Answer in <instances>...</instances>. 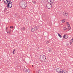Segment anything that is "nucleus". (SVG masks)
Listing matches in <instances>:
<instances>
[{
  "label": "nucleus",
  "instance_id": "obj_1",
  "mask_svg": "<svg viewBox=\"0 0 73 73\" xmlns=\"http://www.w3.org/2000/svg\"><path fill=\"white\" fill-rule=\"evenodd\" d=\"M40 59L41 61L45 62L46 61V56L44 55H41L40 57Z\"/></svg>",
  "mask_w": 73,
  "mask_h": 73
},
{
  "label": "nucleus",
  "instance_id": "obj_2",
  "mask_svg": "<svg viewBox=\"0 0 73 73\" xmlns=\"http://www.w3.org/2000/svg\"><path fill=\"white\" fill-rule=\"evenodd\" d=\"M7 8H11L12 7V2H9V3H7Z\"/></svg>",
  "mask_w": 73,
  "mask_h": 73
},
{
  "label": "nucleus",
  "instance_id": "obj_3",
  "mask_svg": "<svg viewBox=\"0 0 73 73\" xmlns=\"http://www.w3.org/2000/svg\"><path fill=\"white\" fill-rule=\"evenodd\" d=\"M38 29V28H37V27H34L31 29V32H35L36 31H37Z\"/></svg>",
  "mask_w": 73,
  "mask_h": 73
},
{
  "label": "nucleus",
  "instance_id": "obj_4",
  "mask_svg": "<svg viewBox=\"0 0 73 73\" xmlns=\"http://www.w3.org/2000/svg\"><path fill=\"white\" fill-rule=\"evenodd\" d=\"M52 7V3L48 4L46 5V7L48 9H50Z\"/></svg>",
  "mask_w": 73,
  "mask_h": 73
},
{
  "label": "nucleus",
  "instance_id": "obj_5",
  "mask_svg": "<svg viewBox=\"0 0 73 73\" xmlns=\"http://www.w3.org/2000/svg\"><path fill=\"white\" fill-rule=\"evenodd\" d=\"M25 70V72L26 73H29L31 72V70L29 69H27L25 68V69H24L23 70L24 71Z\"/></svg>",
  "mask_w": 73,
  "mask_h": 73
},
{
  "label": "nucleus",
  "instance_id": "obj_6",
  "mask_svg": "<svg viewBox=\"0 0 73 73\" xmlns=\"http://www.w3.org/2000/svg\"><path fill=\"white\" fill-rule=\"evenodd\" d=\"M3 1L5 4H7V3H9V2L10 3L11 2V0H4Z\"/></svg>",
  "mask_w": 73,
  "mask_h": 73
},
{
  "label": "nucleus",
  "instance_id": "obj_7",
  "mask_svg": "<svg viewBox=\"0 0 73 73\" xmlns=\"http://www.w3.org/2000/svg\"><path fill=\"white\" fill-rule=\"evenodd\" d=\"M20 6L22 9H25V8H27V5H21Z\"/></svg>",
  "mask_w": 73,
  "mask_h": 73
},
{
  "label": "nucleus",
  "instance_id": "obj_8",
  "mask_svg": "<svg viewBox=\"0 0 73 73\" xmlns=\"http://www.w3.org/2000/svg\"><path fill=\"white\" fill-rule=\"evenodd\" d=\"M20 5H25V3L23 1H21L19 3Z\"/></svg>",
  "mask_w": 73,
  "mask_h": 73
},
{
  "label": "nucleus",
  "instance_id": "obj_9",
  "mask_svg": "<svg viewBox=\"0 0 73 73\" xmlns=\"http://www.w3.org/2000/svg\"><path fill=\"white\" fill-rule=\"evenodd\" d=\"M55 70L56 72H57L58 73L60 72L61 70H62L60 68H57Z\"/></svg>",
  "mask_w": 73,
  "mask_h": 73
},
{
  "label": "nucleus",
  "instance_id": "obj_10",
  "mask_svg": "<svg viewBox=\"0 0 73 73\" xmlns=\"http://www.w3.org/2000/svg\"><path fill=\"white\" fill-rule=\"evenodd\" d=\"M67 26L68 28V31H69V30H70V29H71V28H70V25L69 24V25H67Z\"/></svg>",
  "mask_w": 73,
  "mask_h": 73
},
{
  "label": "nucleus",
  "instance_id": "obj_11",
  "mask_svg": "<svg viewBox=\"0 0 73 73\" xmlns=\"http://www.w3.org/2000/svg\"><path fill=\"white\" fill-rule=\"evenodd\" d=\"M63 30L64 31H66V30H69V29H68L66 28V27H64L63 28Z\"/></svg>",
  "mask_w": 73,
  "mask_h": 73
},
{
  "label": "nucleus",
  "instance_id": "obj_12",
  "mask_svg": "<svg viewBox=\"0 0 73 73\" xmlns=\"http://www.w3.org/2000/svg\"><path fill=\"white\" fill-rule=\"evenodd\" d=\"M15 50H16V49H13V52H12L13 54H15Z\"/></svg>",
  "mask_w": 73,
  "mask_h": 73
},
{
  "label": "nucleus",
  "instance_id": "obj_13",
  "mask_svg": "<svg viewBox=\"0 0 73 73\" xmlns=\"http://www.w3.org/2000/svg\"><path fill=\"white\" fill-rule=\"evenodd\" d=\"M63 37H64L65 39H67V38H68V37H66V35H64Z\"/></svg>",
  "mask_w": 73,
  "mask_h": 73
},
{
  "label": "nucleus",
  "instance_id": "obj_14",
  "mask_svg": "<svg viewBox=\"0 0 73 73\" xmlns=\"http://www.w3.org/2000/svg\"><path fill=\"white\" fill-rule=\"evenodd\" d=\"M63 13H64V15H65V16H67L68 15V14L66 13H65V12H64Z\"/></svg>",
  "mask_w": 73,
  "mask_h": 73
},
{
  "label": "nucleus",
  "instance_id": "obj_15",
  "mask_svg": "<svg viewBox=\"0 0 73 73\" xmlns=\"http://www.w3.org/2000/svg\"><path fill=\"white\" fill-rule=\"evenodd\" d=\"M65 22V19H63L62 21V23H64V22Z\"/></svg>",
  "mask_w": 73,
  "mask_h": 73
},
{
  "label": "nucleus",
  "instance_id": "obj_16",
  "mask_svg": "<svg viewBox=\"0 0 73 73\" xmlns=\"http://www.w3.org/2000/svg\"><path fill=\"white\" fill-rule=\"evenodd\" d=\"M11 31H8L7 32V33H9V35H11Z\"/></svg>",
  "mask_w": 73,
  "mask_h": 73
},
{
  "label": "nucleus",
  "instance_id": "obj_17",
  "mask_svg": "<svg viewBox=\"0 0 73 73\" xmlns=\"http://www.w3.org/2000/svg\"><path fill=\"white\" fill-rule=\"evenodd\" d=\"M58 36H59V37H60V38H61V37H62V36H61V35H60V34L58 33Z\"/></svg>",
  "mask_w": 73,
  "mask_h": 73
},
{
  "label": "nucleus",
  "instance_id": "obj_18",
  "mask_svg": "<svg viewBox=\"0 0 73 73\" xmlns=\"http://www.w3.org/2000/svg\"><path fill=\"white\" fill-rule=\"evenodd\" d=\"M21 30H22V31H24V30H25V27H23V28H22Z\"/></svg>",
  "mask_w": 73,
  "mask_h": 73
},
{
  "label": "nucleus",
  "instance_id": "obj_19",
  "mask_svg": "<svg viewBox=\"0 0 73 73\" xmlns=\"http://www.w3.org/2000/svg\"><path fill=\"white\" fill-rule=\"evenodd\" d=\"M51 3H54V0H51Z\"/></svg>",
  "mask_w": 73,
  "mask_h": 73
},
{
  "label": "nucleus",
  "instance_id": "obj_20",
  "mask_svg": "<svg viewBox=\"0 0 73 73\" xmlns=\"http://www.w3.org/2000/svg\"><path fill=\"white\" fill-rule=\"evenodd\" d=\"M48 3H51V0H48Z\"/></svg>",
  "mask_w": 73,
  "mask_h": 73
},
{
  "label": "nucleus",
  "instance_id": "obj_21",
  "mask_svg": "<svg viewBox=\"0 0 73 73\" xmlns=\"http://www.w3.org/2000/svg\"><path fill=\"white\" fill-rule=\"evenodd\" d=\"M33 3L34 4H36V1H32Z\"/></svg>",
  "mask_w": 73,
  "mask_h": 73
},
{
  "label": "nucleus",
  "instance_id": "obj_22",
  "mask_svg": "<svg viewBox=\"0 0 73 73\" xmlns=\"http://www.w3.org/2000/svg\"><path fill=\"white\" fill-rule=\"evenodd\" d=\"M62 71H60V72H59V73H63V70H61Z\"/></svg>",
  "mask_w": 73,
  "mask_h": 73
},
{
  "label": "nucleus",
  "instance_id": "obj_23",
  "mask_svg": "<svg viewBox=\"0 0 73 73\" xmlns=\"http://www.w3.org/2000/svg\"><path fill=\"white\" fill-rule=\"evenodd\" d=\"M66 24L67 25H69V22H67L66 23Z\"/></svg>",
  "mask_w": 73,
  "mask_h": 73
},
{
  "label": "nucleus",
  "instance_id": "obj_24",
  "mask_svg": "<svg viewBox=\"0 0 73 73\" xmlns=\"http://www.w3.org/2000/svg\"><path fill=\"white\" fill-rule=\"evenodd\" d=\"M49 41H47L46 42V44H49Z\"/></svg>",
  "mask_w": 73,
  "mask_h": 73
},
{
  "label": "nucleus",
  "instance_id": "obj_25",
  "mask_svg": "<svg viewBox=\"0 0 73 73\" xmlns=\"http://www.w3.org/2000/svg\"><path fill=\"white\" fill-rule=\"evenodd\" d=\"M65 73H68V72L66 70H64Z\"/></svg>",
  "mask_w": 73,
  "mask_h": 73
},
{
  "label": "nucleus",
  "instance_id": "obj_26",
  "mask_svg": "<svg viewBox=\"0 0 73 73\" xmlns=\"http://www.w3.org/2000/svg\"><path fill=\"white\" fill-rule=\"evenodd\" d=\"M38 73H41V71L40 70L38 71Z\"/></svg>",
  "mask_w": 73,
  "mask_h": 73
},
{
  "label": "nucleus",
  "instance_id": "obj_27",
  "mask_svg": "<svg viewBox=\"0 0 73 73\" xmlns=\"http://www.w3.org/2000/svg\"><path fill=\"white\" fill-rule=\"evenodd\" d=\"M71 42H73V39H72L71 40Z\"/></svg>",
  "mask_w": 73,
  "mask_h": 73
},
{
  "label": "nucleus",
  "instance_id": "obj_28",
  "mask_svg": "<svg viewBox=\"0 0 73 73\" xmlns=\"http://www.w3.org/2000/svg\"><path fill=\"white\" fill-rule=\"evenodd\" d=\"M11 28H12V29H13V27L11 26Z\"/></svg>",
  "mask_w": 73,
  "mask_h": 73
},
{
  "label": "nucleus",
  "instance_id": "obj_29",
  "mask_svg": "<svg viewBox=\"0 0 73 73\" xmlns=\"http://www.w3.org/2000/svg\"><path fill=\"white\" fill-rule=\"evenodd\" d=\"M70 45H71V44H72V42H70Z\"/></svg>",
  "mask_w": 73,
  "mask_h": 73
},
{
  "label": "nucleus",
  "instance_id": "obj_30",
  "mask_svg": "<svg viewBox=\"0 0 73 73\" xmlns=\"http://www.w3.org/2000/svg\"><path fill=\"white\" fill-rule=\"evenodd\" d=\"M10 28H12V26H10Z\"/></svg>",
  "mask_w": 73,
  "mask_h": 73
},
{
  "label": "nucleus",
  "instance_id": "obj_31",
  "mask_svg": "<svg viewBox=\"0 0 73 73\" xmlns=\"http://www.w3.org/2000/svg\"><path fill=\"white\" fill-rule=\"evenodd\" d=\"M51 51L50 50H49V52H50Z\"/></svg>",
  "mask_w": 73,
  "mask_h": 73
},
{
  "label": "nucleus",
  "instance_id": "obj_32",
  "mask_svg": "<svg viewBox=\"0 0 73 73\" xmlns=\"http://www.w3.org/2000/svg\"><path fill=\"white\" fill-rule=\"evenodd\" d=\"M4 11H7V9H5Z\"/></svg>",
  "mask_w": 73,
  "mask_h": 73
},
{
  "label": "nucleus",
  "instance_id": "obj_33",
  "mask_svg": "<svg viewBox=\"0 0 73 73\" xmlns=\"http://www.w3.org/2000/svg\"><path fill=\"white\" fill-rule=\"evenodd\" d=\"M32 67H33V65H32Z\"/></svg>",
  "mask_w": 73,
  "mask_h": 73
},
{
  "label": "nucleus",
  "instance_id": "obj_34",
  "mask_svg": "<svg viewBox=\"0 0 73 73\" xmlns=\"http://www.w3.org/2000/svg\"><path fill=\"white\" fill-rule=\"evenodd\" d=\"M7 9V8H5V9Z\"/></svg>",
  "mask_w": 73,
  "mask_h": 73
},
{
  "label": "nucleus",
  "instance_id": "obj_35",
  "mask_svg": "<svg viewBox=\"0 0 73 73\" xmlns=\"http://www.w3.org/2000/svg\"><path fill=\"white\" fill-rule=\"evenodd\" d=\"M6 31H7V28H6Z\"/></svg>",
  "mask_w": 73,
  "mask_h": 73
},
{
  "label": "nucleus",
  "instance_id": "obj_36",
  "mask_svg": "<svg viewBox=\"0 0 73 73\" xmlns=\"http://www.w3.org/2000/svg\"><path fill=\"white\" fill-rule=\"evenodd\" d=\"M1 0H0V1H1Z\"/></svg>",
  "mask_w": 73,
  "mask_h": 73
},
{
  "label": "nucleus",
  "instance_id": "obj_37",
  "mask_svg": "<svg viewBox=\"0 0 73 73\" xmlns=\"http://www.w3.org/2000/svg\"><path fill=\"white\" fill-rule=\"evenodd\" d=\"M50 49V50L51 49Z\"/></svg>",
  "mask_w": 73,
  "mask_h": 73
}]
</instances>
